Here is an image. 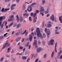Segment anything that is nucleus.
<instances>
[{
    "label": "nucleus",
    "mask_w": 62,
    "mask_h": 62,
    "mask_svg": "<svg viewBox=\"0 0 62 62\" xmlns=\"http://www.w3.org/2000/svg\"><path fill=\"white\" fill-rule=\"evenodd\" d=\"M36 31L37 33V35L38 37H40L41 39L43 38V36L41 34L40 29L39 28H37L36 29Z\"/></svg>",
    "instance_id": "1"
},
{
    "label": "nucleus",
    "mask_w": 62,
    "mask_h": 62,
    "mask_svg": "<svg viewBox=\"0 0 62 62\" xmlns=\"http://www.w3.org/2000/svg\"><path fill=\"white\" fill-rule=\"evenodd\" d=\"M45 31L46 33H47V37L49 38L50 37V33H51L50 30L48 29H47L46 28H45Z\"/></svg>",
    "instance_id": "2"
},
{
    "label": "nucleus",
    "mask_w": 62,
    "mask_h": 62,
    "mask_svg": "<svg viewBox=\"0 0 62 62\" xmlns=\"http://www.w3.org/2000/svg\"><path fill=\"white\" fill-rule=\"evenodd\" d=\"M41 10H40V14H42V16H44V14L42 13H43L44 12V9L43 8V7H41Z\"/></svg>",
    "instance_id": "3"
},
{
    "label": "nucleus",
    "mask_w": 62,
    "mask_h": 62,
    "mask_svg": "<svg viewBox=\"0 0 62 62\" xmlns=\"http://www.w3.org/2000/svg\"><path fill=\"white\" fill-rule=\"evenodd\" d=\"M37 40H34V42L33 44V45L35 46V48H37L38 47V46H37Z\"/></svg>",
    "instance_id": "4"
},
{
    "label": "nucleus",
    "mask_w": 62,
    "mask_h": 62,
    "mask_svg": "<svg viewBox=\"0 0 62 62\" xmlns=\"http://www.w3.org/2000/svg\"><path fill=\"white\" fill-rule=\"evenodd\" d=\"M8 46H9V44L8 45V43H6L3 46L2 49H4L5 47H8Z\"/></svg>",
    "instance_id": "5"
},
{
    "label": "nucleus",
    "mask_w": 62,
    "mask_h": 62,
    "mask_svg": "<svg viewBox=\"0 0 62 62\" xmlns=\"http://www.w3.org/2000/svg\"><path fill=\"white\" fill-rule=\"evenodd\" d=\"M54 42V40L53 39H52L50 40V41L49 43V44L50 45H54L53 42Z\"/></svg>",
    "instance_id": "6"
},
{
    "label": "nucleus",
    "mask_w": 62,
    "mask_h": 62,
    "mask_svg": "<svg viewBox=\"0 0 62 62\" xmlns=\"http://www.w3.org/2000/svg\"><path fill=\"white\" fill-rule=\"evenodd\" d=\"M10 18V19H9L8 20V22H10V21H13L14 19V18H13V15H12L11 16H9Z\"/></svg>",
    "instance_id": "7"
},
{
    "label": "nucleus",
    "mask_w": 62,
    "mask_h": 62,
    "mask_svg": "<svg viewBox=\"0 0 62 62\" xmlns=\"http://www.w3.org/2000/svg\"><path fill=\"white\" fill-rule=\"evenodd\" d=\"M27 10L28 11L30 12L32 10V7L31 6H30L27 9Z\"/></svg>",
    "instance_id": "8"
},
{
    "label": "nucleus",
    "mask_w": 62,
    "mask_h": 62,
    "mask_svg": "<svg viewBox=\"0 0 62 62\" xmlns=\"http://www.w3.org/2000/svg\"><path fill=\"white\" fill-rule=\"evenodd\" d=\"M23 16L24 18H26L28 17V16H29V14H27L26 13H24L23 14Z\"/></svg>",
    "instance_id": "9"
},
{
    "label": "nucleus",
    "mask_w": 62,
    "mask_h": 62,
    "mask_svg": "<svg viewBox=\"0 0 62 62\" xmlns=\"http://www.w3.org/2000/svg\"><path fill=\"white\" fill-rule=\"evenodd\" d=\"M9 10V8H6L4 9V8H3L1 10L2 12H4V11H7L8 10Z\"/></svg>",
    "instance_id": "10"
},
{
    "label": "nucleus",
    "mask_w": 62,
    "mask_h": 62,
    "mask_svg": "<svg viewBox=\"0 0 62 62\" xmlns=\"http://www.w3.org/2000/svg\"><path fill=\"white\" fill-rule=\"evenodd\" d=\"M54 15L53 14L50 17V19L51 20H52L53 22H54Z\"/></svg>",
    "instance_id": "11"
},
{
    "label": "nucleus",
    "mask_w": 62,
    "mask_h": 62,
    "mask_svg": "<svg viewBox=\"0 0 62 62\" xmlns=\"http://www.w3.org/2000/svg\"><path fill=\"white\" fill-rule=\"evenodd\" d=\"M42 49L40 47L39 48L37 49V53H39L40 52V51H41Z\"/></svg>",
    "instance_id": "12"
},
{
    "label": "nucleus",
    "mask_w": 62,
    "mask_h": 62,
    "mask_svg": "<svg viewBox=\"0 0 62 62\" xmlns=\"http://www.w3.org/2000/svg\"><path fill=\"white\" fill-rule=\"evenodd\" d=\"M33 22L34 23H35L36 22V19H37V16H33Z\"/></svg>",
    "instance_id": "13"
},
{
    "label": "nucleus",
    "mask_w": 62,
    "mask_h": 62,
    "mask_svg": "<svg viewBox=\"0 0 62 62\" xmlns=\"http://www.w3.org/2000/svg\"><path fill=\"white\" fill-rule=\"evenodd\" d=\"M5 18L6 17H5V16H0V21H1L2 20H4V19H5Z\"/></svg>",
    "instance_id": "14"
},
{
    "label": "nucleus",
    "mask_w": 62,
    "mask_h": 62,
    "mask_svg": "<svg viewBox=\"0 0 62 62\" xmlns=\"http://www.w3.org/2000/svg\"><path fill=\"white\" fill-rule=\"evenodd\" d=\"M36 12H35L34 13V15H33L34 16L33 17L36 16V15H37V14L39 12V10H36Z\"/></svg>",
    "instance_id": "15"
},
{
    "label": "nucleus",
    "mask_w": 62,
    "mask_h": 62,
    "mask_svg": "<svg viewBox=\"0 0 62 62\" xmlns=\"http://www.w3.org/2000/svg\"><path fill=\"white\" fill-rule=\"evenodd\" d=\"M61 53H62V50H60L58 53L57 56L59 57L60 56V54Z\"/></svg>",
    "instance_id": "16"
},
{
    "label": "nucleus",
    "mask_w": 62,
    "mask_h": 62,
    "mask_svg": "<svg viewBox=\"0 0 62 62\" xmlns=\"http://www.w3.org/2000/svg\"><path fill=\"white\" fill-rule=\"evenodd\" d=\"M59 19L61 23H62V16H60L59 17Z\"/></svg>",
    "instance_id": "17"
},
{
    "label": "nucleus",
    "mask_w": 62,
    "mask_h": 62,
    "mask_svg": "<svg viewBox=\"0 0 62 62\" xmlns=\"http://www.w3.org/2000/svg\"><path fill=\"white\" fill-rule=\"evenodd\" d=\"M32 39H33V37L31 35H30V40L31 42L32 41Z\"/></svg>",
    "instance_id": "18"
},
{
    "label": "nucleus",
    "mask_w": 62,
    "mask_h": 62,
    "mask_svg": "<svg viewBox=\"0 0 62 62\" xmlns=\"http://www.w3.org/2000/svg\"><path fill=\"white\" fill-rule=\"evenodd\" d=\"M49 8H47V11L45 12V14H47V13H49Z\"/></svg>",
    "instance_id": "19"
},
{
    "label": "nucleus",
    "mask_w": 62,
    "mask_h": 62,
    "mask_svg": "<svg viewBox=\"0 0 62 62\" xmlns=\"http://www.w3.org/2000/svg\"><path fill=\"white\" fill-rule=\"evenodd\" d=\"M57 46V43H55V48H54V51L56 53H57V50H56V46Z\"/></svg>",
    "instance_id": "20"
},
{
    "label": "nucleus",
    "mask_w": 62,
    "mask_h": 62,
    "mask_svg": "<svg viewBox=\"0 0 62 62\" xmlns=\"http://www.w3.org/2000/svg\"><path fill=\"white\" fill-rule=\"evenodd\" d=\"M21 26H22V25L20 24H19L17 25L16 28H19V27H21Z\"/></svg>",
    "instance_id": "21"
},
{
    "label": "nucleus",
    "mask_w": 62,
    "mask_h": 62,
    "mask_svg": "<svg viewBox=\"0 0 62 62\" xmlns=\"http://www.w3.org/2000/svg\"><path fill=\"white\" fill-rule=\"evenodd\" d=\"M19 19L20 21V22H22L23 21V19L22 18V16H20L19 17Z\"/></svg>",
    "instance_id": "22"
},
{
    "label": "nucleus",
    "mask_w": 62,
    "mask_h": 62,
    "mask_svg": "<svg viewBox=\"0 0 62 62\" xmlns=\"http://www.w3.org/2000/svg\"><path fill=\"white\" fill-rule=\"evenodd\" d=\"M18 32H21V35H22V34H23V30H22V29H20V30H18Z\"/></svg>",
    "instance_id": "23"
},
{
    "label": "nucleus",
    "mask_w": 62,
    "mask_h": 62,
    "mask_svg": "<svg viewBox=\"0 0 62 62\" xmlns=\"http://www.w3.org/2000/svg\"><path fill=\"white\" fill-rule=\"evenodd\" d=\"M16 17L17 18L16 19V21H17V22H19V16H18L17 15Z\"/></svg>",
    "instance_id": "24"
},
{
    "label": "nucleus",
    "mask_w": 62,
    "mask_h": 62,
    "mask_svg": "<svg viewBox=\"0 0 62 62\" xmlns=\"http://www.w3.org/2000/svg\"><path fill=\"white\" fill-rule=\"evenodd\" d=\"M26 8H25V5L23 4V10H25Z\"/></svg>",
    "instance_id": "25"
},
{
    "label": "nucleus",
    "mask_w": 62,
    "mask_h": 62,
    "mask_svg": "<svg viewBox=\"0 0 62 62\" xmlns=\"http://www.w3.org/2000/svg\"><path fill=\"white\" fill-rule=\"evenodd\" d=\"M58 30H55V33L56 34H59V32H57V31Z\"/></svg>",
    "instance_id": "26"
},
{
    "label": "nucleus",
    "mask_w": 62,
    "mask_h": 62,
    "mask_svg": "<svg viewBox=\"0 0 62 62\" xmlns=\"http://www.w3.org/2000/svg\"><path fill=\"white\" fill-rule=\"evenodd\" d=\"M52 26V25L51 24H47V27H51Z\"/></svg>",
    "instance_id": "27"
},
{
    "label": "nucleus",
    "mask_w": 62,
    "mask_h": 62,
    "mask_svg": "<svg viewBox=\"0 0 62 62\" xmlns=\"http://www.w3.org/2000/svg\"><path fill=\"white\" fill-rule=\"evenodd\" d=\"M26 58H27V57L25 56H23L22 57V59L23 60H25V59H26Z\"/></svg>",
    "instance_id": "28"
},
{
    "label": "nucleus",
    "mask_w": 62,
    "mask_h": 62,
    "mask_svg": "<svg viewBox=\"0 0 62 62\" xmlns=\"http://www.w3.org/2000/svg\"><path fill=\"white\" fill-rule=\"evenodd\" d=\"M54 51H53L51 54V57H53V55H54Z\"/></svg>",
    "instance_id": "29"
},
{
    "label": "nucleus",
    "mask_w": 62,
    "mask_h": 62,
    "mask_svg": "<svg viewBox=\"0 0 62 62\" xmlns=\"http://www.w3.org/2000/svg\"><path fill=\"white\" fill-rule=\"evenodd\" d=\"M43 38H46V35L45 34V33H44L43 34Z\"/></svg>",
    "instance_id": "30"
},
{
    "label": "nucleus",
    "mask_w": 62,
    "mask_h": 62,
    "mask_svg": "<svg viewBox=\"0 0 62 62\" xmlns=\"http://www.w3.org/2000/svg\"><path fill=\"white\" fill-rule=\"evenodd\" d=\"M11 50V48H10V47L8 48V51H7V53H8V52H9V50Z\"/></svg>",
    "instance_id": "31"
},
{
    "label": "nucleus",
    "mask_w": 62,
    "mask_h": 62,
    "mask_svg": "<svg viewBox=\"0 0 62 62\" xmlns=\"http://www.w3.org/2000/svg\"><path fill=\"white\" fill-rule=\"evenodd\" d=\"M13 24V23L12 22V23H11L9 25V27H10V26H11V25H12Z\"/></svg>",
    "instance_id": "32"
},
{
    "label": "nucleus",
    "mask_w": 62,
    "mask_h": 62,
    "mask_svg": "<svg viewBox=\"0 0 62 62\" xmlns=\"http://www.w3.org/2000/svg\"><path fill=\"white\" fill-rule=\"evenodd\" d=\"M29 20L30 21H32V19H31V17H30L29 18Z\"/></svg>",
    "instance_id": "33"
},
{
    "label": "nucleus",
    "mask_w": 62,
    "mask_h": 62,
    "mask_svg": "<svg viewBox=\"0 0 62 62\" xmlns=\"http://www.w3.org/2000/svg\"><path fill=\"white\" fill-rule=\"evenodd\" d=\"M4 59V58L3 57H2L0 59V61L1 62H2L3 61V60Z\"/></svg>",
    "instance_id": "34"
},
{
    "label": "nucleus",
    "mask_w": 62,
    "mask_h": 62,
    "mask_svg": "<svg viewBox=\"0 0 62 62\" xmlns=\"http://www.w3.org/2000/svg\"><path fill=\"white\" fill-rule=\"evenodd\" d=\"M19 48L20 50H22V49H23V46H20L19 47Z\"/></svg>",
    "instance_id": "35"
},
{
    "label": "nucleus",
    "mask_w": 62,
    "mask_h": 62,
    "mask_svg": "<svg viewBox=\"0 0 62 62\" xmlns=\"http://www.w3.org/2000/svg\"><path fill=\"white\" fill-rule=\"evenodd\" d=\"M45 0H42V3L43 4H45Z\"/></svg>",
    "instance_id": "36"
},
{
    "label": "nucleus",
    "mask_w": 62,
    "mask_h": 62,
    "mask_svg": "<svg viewBox=\"0 0 62 62\" xmlns=\"http://www.w3.org/2000/svg\"><path fill=\"white\" fill-rule=\"evenodd\" d=\"M47 57V54H45L44 55V58H46Z\"/></svg>",
    "instance_id": "37"
},
{
    "label": "nucleus",
    "mask_w": 62,
    "mask_h": 62,
    "mask_svg": "<svg viewBox=\"0 0 62 62\" xmlns=\"http://www.w3.org/2000/svg\"><path fill=\"white\" fill-rule=\"evenodd\" d=\"M14 9V8H13V7L12 6H11V10H13V9Z\"/></svg>",
    "instance_id": "38"
},
{
    "label": "nucleus",
    "mask_w": 62,
    "mask_h": 62,
    "mask_svg": "<svg viewBox=\"0 0 62 62\" xmlns=\"http://www.w3.org/2000/svg\"><path fill=\"white\" fill-rule=\"evenodd\" d=\"M4 38V36L0 37V39H2Z\"/></svg>",
    "instance_id": "39"
},
{
    "label": "nucleus",
    "mask_w": 62,
    "mask_h": 62,
    "mask_svg": "<svg viewBox=\"0 0 62 62\" xmlns=\"http://www.w3.org/2000/svg\"><path fill=\"white\" fill-rule=\"evenodd\" d=\"M36 5V3L35 2L33 3L32 4H31V5Z\"/></svg>",
    "instance_id": "40"
},
{
    "label": "nucleus",
    "mask_w": 62,
    "mask_h": 62,
    "mask_svg": "<svg viewBox=\"0 0 62 62\" xmlns=\"http://www.w3.org/2000/svg\"><path fill=\"white\" fill-rule=\"evenodd\" d=\"M33 15H34V13H31V16H33Z\"/></svg>",
    "instance_id": "41"
},
{
    "label": "nucleus",
    "mask_w": 62,
    "mask_h": 62,
    "mask_svg": "<svg viewBox=\"0 0 62 62\" xmlns=\"http://www.w3.org/2000/svg\"><path fill=\"white\" fill-rule=\"evenodd\" d=\"M30 61V58H28L27 60V62H29Z\"/></svg>",
    "instance_id": "42"
},
{
    "label": "nucleus",
    "mask_w": 62,
    "mask_h": 62,
    "mask_svg": "<svg viewBox=\"0 0 62 62\" xmlns=\"http://www.w3.org/2000/svg\"><path fill=\"white\" fill-rule=\"evenodd\" d=\"M26 32V30H25L24 31L23 33L21 34H22V35H23V34H24V33Z\"/></svg>",
    "instance_id": "43"
},
{
    "label": "nucleus",
    "mask_w": 62,
    "mask_h": 62,
    "mask_svg": "<svg viewBox=\"0 0 62 62\" xmlns=\"http://www.w3.org/2000/svg\"><path fill=\"white\" fill-rule=\"evenodd\" d=\"M29 45V43H27L26 45V46L27 47H28Z\"/></svg>",
    "instance_id": "44"
},
{
    "label": "nucleus",
    "mask_w": 62,
    "mask_h": 62,
    "mask_svg": "<svg viewBox=\"0 0 62 62\" xmlns=\"http://www.w3.org/2000/svg\"><path fill=\"white\" fill-rule=\"evenodd\" d=\"M16 4H12L11 5L13 7H15V6H16Z\"/></svg>",
    "instance_id": "45"
},
{
    "label": "nucleus",
    "mask_w": 62,
    "mask_h": 62,
    "mask_svg": "<svg viewBox=\"0 0 62 62\" xmlns=\"http://www.w3.org/2000/svg\"><path fill=\"white\" fill-rule=\"evenodd\" d=\"M3 26H4V25L3 24H1V28H2L3 27Z\"/></svg>",
    "instance_id": "46"
},
{
    "label": "nucleus",
    "mask_w": 62,
    "mask_h": 62,
    "mask_svg": "<svg viewBox=\"0 0 62 62\" xmlns=\"http://www.w3.org/2000/svg\"><path fill=\"white\" fill-rule=\"evenodd\" d=\"M24 38H23L22 39V42H23V41H24Z\"/></svg>",
    "instance_id": "47"
},
{
    "label": "nucleus",
    "mask_w": 62,
    "mask_h": 62,
    "mask_svg": "<svg viewBox=\"0 0 62 62\" xmlns=\"http://www.w3.org/2000/svg\"><path fill=\"white\" fill-rule=\"evenodd\" d=\"M33 30H34V28H32L31 29V31H33Z\"/></svg>",
    "instance_id": "48"
},
{
    "label": "nucleus",
    "mask_w": 62,
    "mask_h": 62,
    "mask_svg": "<svg viewBox=\"0 0 62 62\" xmlns=\"http://www.w3.org/2000/svg\"><path fill=\"white\" fill-rule=\"evenodd\" d=\"M6 56L8 57H10V56H9V55H8V54L6 55Z\"/></svg>",
    "instance_id": "49"
},
{
    "label": "nucleus",
    "mask_w": 62,
    "mask_h": 62,
    "mask_svg": "<svg viewBox=\"0 0 62 62\" xmlns=\"http://www.w3.org/2000/svg\"><path fill=\"white\" fill-rule=\"evenodd\" d=\"M15 41L16 42H17V41H19V40H18V39L17 38L15 40Z\"/></svg>",
    "instance_id": "50"
},
{
    "label": "nucleus",
    "mask_w": 62,
    "mask_h": 62,
    "mask_svg": "<svg viewBox=\"0 0 62 62\" xmlns=\"http://www.w3.org/2000/svg\"><path fill=\"white\" fill-rule=\"evenodd\" d=\"M21 39V37H19L17 38V39H18V40H20Z\"/></svg>",
    "instance_id": "51"
},
{
    "label": "nucleus",
    "mask_w": 62,
    "mask_h": 62,
    "mask_svg": "<svg viewBox=\"0 0 62 62\" xmlns=\"http://www.w3.org/2000/svg\"><path fill=\"white\" fill-rule=\"evenodd\" d=\"M38 44H40L41 42L40 41H38Z\"/></svg>",
    "instance_id": "52"
},
{
    "label": "nucleus",
    "mask_w": 62,
    "mask_h": 62,
    "mask_svg": "<svg viewBox=\"0 0 62 62\" xmlns=\"http://www.w3.org/2000/svg\"><path fill=\"white\" fill-rule=\"evenodd\" d=\"M42 43L43 44H44V45L45 44V42H44V41H43L42 42Z\"/></svg>",
    "instance_id": "53"
},
{
    "label": "nucleus",
    "mask_w": 62,
    "mask_h": 62,
    "mask_svg": "<svg viewBox=\"0 0 62 62\" xmlns=\"http://www.w3.org/2000/svg\"><path fill=\"white\" fill-rule=\"evenodd\" d=\"M50 15L49 14H48L46 16L47 17H49Z\"/></svg>",
    "instance_id": "54"
},
{
    "label": "nucleus",
    "mask_w": 62,
    "mask_h": 62,
    "mask_svg": "<svg viewBox=\"0 0 62 62\" xmlns=\"http://www.w3.org/2000/svg\"><path fill=\"white\" fill-rule=\"evenodd\" d=\"M29 49H31V46L29 45Z\"/></svg>",
    "instance_id": "55"
},
{
    "label": "nucleus",
    "mask_w": 62,
    "mask_h": 62,
    "mask_svg": "<svg viewBox=\"0 0 62 62\" xmlns=\"http://www.w3.org/2000/svg\"><path fill=\"white\" fill-rule=\"evenodd\" d=\"M38 60H39V59H37L36 60L35 62H37L38 61Z\"/></svg>",
    "instance_id": "56"
},
{
    "label": "nucleus",
    "mask_w": 62,
    "mask_h": 62,
    "mask_svg": "<svg viewBox=\"0 0 62 62\" xmlns=\"http://www.w3.org/2000/svg\"><path fill=\"white\" fill-rule=\"evenodd\" d=\"M14 33H15L14 31H13V32H12L11 33V35H13L14 34Z\"/></svg>",
    "instance_id": "57"
},
{
    "label": "nucleus",
    "mask_w": 62,
    "mask_h": 62,
    "mask_svg": "<svg viewBox=\"0 0 62 62\" xmlns=\"http://www.w3.org/2000/svg\"><path fill=\"white\" fill-rule=\"evenodd\" d=\"M20 0H16V1H17V3H19V2L20 1Z\"/></svg>",
    "instance_id": "58"
},
{
    "label": "nucleus",
    "mask_w": 62,
    "mask_h": 62,
    "mask_svg": "<svg viewBox=\"0 0 62 62\" xmlns=\"http://www.w3.org/2000/svg\"><path fill=\"white\" fill-rule=\"evenodd\" d=\"M7 34H8V33H6V34H4V37H5L6 36V35H7Z\"/></svg>",
    "instance_id": "59"
},
{
    "label": "nucleus",
    "mask_w": 62,
    "mask_h": 62,
    "mask_svg": "<svg viewBox=\"0 0 62 62\" xmlns=\"http://www.w3.org/2000/svg\"><path fill=\"white\" fill-rule=\"evenodd\" d=\"M17 33L18 34V35H20V32H17Z\"/></svg>",
    "instance_id": "60"
},
{
    "label": "nucleus",
    "mask_w": 62,
    "mask_h": 62,
    "mask_svg": "<svg viewBox=\"0 0 62 62\" xmlns=\"http://www.w3.org/2000/svg\"><path fill=\"white\" fill-rule=\"evenodd\" d=\"M15 35H16V36H19V35L17 33H16Z\"/></svg>",
    "instance_id": "61"
},
{
    "label": "nucleus",
    "mask_w": 62,
    "mask_h": 62,
    "mask_svg": "<svg viewBox=\"0 0 62 62\" xmlns=\"http://www.w3.org/2000/svg\"><path fill=\"white\" fill-rule=\"evenodd\" d=\"M31 35H32V36H34V34L33 33V32H32L31 34Z\"/></svg>",
    "instance_id": "62"
},
{
    "label": "nucleus",
    "mask_w": 62,
    "mask_h": 62,
    "mask_svg": "<svg viewBox=\"0 0 62 62\" xmlns=\"http://www.w3.org/2000/svg\"><path fill=\"white\" fill-rule=\"evenodd\" d=\"M20 53H18L16 54V55H19Z\"/></svg>",
    "instance_id": "63"
},
{
    "label": "nucleus",
    "mask_w": 62,
    "mask_h": 62,
    "mask_svg": "<svg viewBox=\"0 0 62 62\" xmlns=\"http://www.w3.org/2000/svg\"><path fill=\"white\" fill-rule=\"evenodd\" d=\"M60 58L61 59H62V55L60 56Z\"/></svg>",
    "instance_id": "64"
}]
</instances>
